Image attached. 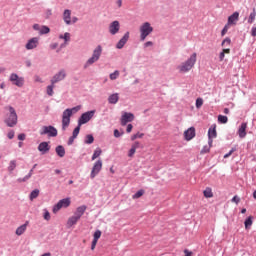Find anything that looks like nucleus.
<instances>
[{
    "instance_id": "obj_1",
    "label": "nucleus",
    "mask_w": 256,
    "mask_h": 256,
    "mask_svg": "<svg viewBox=\"0 0 256 256\" xmlns=\"http://www.w3.org/2000/svg\"><path fill=\"white\" fill-rule=\"evenodd\" d=\"M78 111H81V105L73 107V108H67L62 113V131H67V127L71 125V117L75 115V113H78Z\"/></svg>"
},
{
    "instance_id": "obj_2",
    "label": "nucleus",
    "mask_w": 256,
    "mask_h": 256,
    "mask_svg": "<svg viewBox=\"0 0 256 256\" xmlns=\"http://www.w3.org/2000/svg\"><path fill=\"white\" fill-rule=\"evenodd\" d=\"M5 110L8 111V113L6 114L4 123L7 125V127H15L18 121L17 112L15 111V108H13V106H6Z\"/></svg>"
},
{
    "instance_id": "obj_3",
    "label": "nucleus",
    "mask_w": 256,
    "mask_h": 256,
    "mask_svg": "<svg viewBox=\"0 0 256 256\" xmlns=\"http://www.w3.org/2000/svg\"><path fill=\"white\" fill-rule=\"evenodd\" d=\"M101 53H103V47H101V45H98L92 54V57L89 58L85 64V68L89 67V65H93V63H97V61H99L100 57H101Z\"/></svg>"
},
{
    "instance_id": "obj_4",
    "label": "nucleus",
    "mask_w": 256,
    "mask_h": 256,
    "mask_svg": "<svg viewBox=\"0 0 256 256\" xmlns=\"http://www.w3.org/2000/svg\"><path fill=\"white\" fill-rule=\"evenodd\" d=\"M153 33V28L151 27V23L145 22L140 26V40L145 41L149 35Z\"/></svg>"
},
{
    "instance_id": "obj_5",
    "label": "nucleus",
    "mask_w": 256,
    "mask_h": 256,
    "mask_svg": "<svg viewBox=\"0 0 256 256\" xmlns=\"http://www.w3.org/2000/svg\"><path fill=\"white\" fill-rule=\"evenodd\" d=\"M94 116L95 110L83 113L78 120L79 127H81V125H85V123H89L90 119H93Z\"/></svg>"
},
{
    "instance_id": "obj_6",
    "label": "nucleus",
    "mask_w": 256,
    "mask_h": 256,
    "mask_svg": "<svg viewBox=\"0 0 256 256\" xmlns=\"http://www.w3.org/2000/svg\"><path fill=\"white\" fill-rule=\"evenodd\" d=\"M71 205V199L70 198H64L60 200L54 207H53V213H57L60 211V209L67 208Z\"/></svg>"
},
{
    "instance_id": "obj_7",
    "label": "nucleus",
    "mask_w": 256,
    "mask_h": 256,
    "mask_svg": "<svg viewBox=\"0 0 256 256\" xmlns=\"http://www.w3.org/2000/svg\"><path fill=\"white\" fill-rule=\"evenodd\" d=\"M103 169V161L97 160L91 170L90 173V179H93L94 177H97L98 173H101V170Z\"/></svg>"
},
{
    "instance_id": "obj_8",
    "label": "nucleus",
    "mask_w": 256,
    "mask_h": 256,
    "mask_svg": "<svg viewBox=\"0 0 256 256\" xmlns=\"http://www.w3.org/2000/svg\"><path fill=\"white\" fill-rule=\"evenodd\" d=\"M40 135H48V137H57V129L53 126H43Z\"/></svg>"
},
{
    "instance_id": "obj_9",
    "label": "nucleus",
    "mask_w": 256,
    "mask_h": 256,
    "mask_svg": "<svg viewBox=\"0 0 256 256\" xmlns=\"http://www.w3.org/2000/svg\"><path fill=\"white\" fill-rule=\"evenodd\" d=\"M9 81L16 85V87H23V85H25V79L23 77H19L16 73H12L10 75Z\"/></svg>"
},
{
    "instance_id": "obj_10",
    "label": "nucleus",
    "mask_w": 256,
    "mask_h": 256,
    "mask_svg": "<svg viewBox=\"0 0 256 256\" xmlns=\"http://www.w3.org/2000/svg\"><path fill=\"white\" fill-rule=\"evenodd\" d=\"M191 69H193V57H190L189 60L178 66V70L180 73H187V71H191Z\"/></svg>"
},
{
    "instance_id": "obj_11",
    "label": "nucleus",
    "mask_w": 256,
    "mask_h": 256,
    "mask_svg": "<svg viewBox=\"0 0 256 256\" xmlns=\"http://www.w3.org/2000/svg\"><path fill=\"white\" fill-rule=\"evenodd\" d=\"M217 137V124H213L208 130V143L210 147L213 145V139Z\"/></svg>"
},
{
    "instance_id": "obj_12",
    "label": "nucleus",
    "mask_w": 256,
    "mask_h": 256,
    "mask_svg": "<svg viewBox=\"0 0 256 256\" xmlns=\"http://www.w3.org/2000/svg\"><path fill=\"white\" fill-rule=\"evenodd\" d=\"M135 115L133 113L125 112L121 117V125L122 127H125L127 123H131V121H134Z\"/></svg>"
},
{
    "instance_id": "obj_13",
    "label": "nucleus",
    "mask_w": 256,
    "mask_h": 256,
    "mask_svg": "<svg viewBox=\"0 0 256 256\" xmlns=\"http://www.w3.org/2000/svg\"><path fill=\"white\" fill-rule=\"evenodd\" d=\"M65 77H67V73L65 72V70H61L59 73L55 74L51 79L52 85H55V83H59V81H63Z\"/></svg>"
},
{
    "instance_id": "obj_14",
    "label": "nucleus",
    "mask_w": 256,
    "mask_h": 256,
    "mask_svg": "<svg viewBox=\"0 0 256 256\" xmlns=\"http://www.w3.org/2000/svg\"><path fill=\"white\" fill-rule=\"evenodd\" d=\"M119 29H121V25L119 24V21H113L109 26V33L111 35H117L119 33Z\"/></svg>"
},
{
    "instance_id": "obj_15",
    "label": "nucleus",
    "mask_w": 256,
    "mask_h": 256,
    "mask_svg": "<svg viewBox=\"0 0 256 256\" xmlns=\"http://www.w3.org/2000/svg\"><path fill=\"white\" fill-rule=\"evenodd\" d=\"M39 45V38L37 37H34V38H31L27 44H26V49L28 51H31V49H37V46Z\"/></svg>"
},
{
    "instance_id": "obj_16",
    "label": "nucleus",
    "mask_w": 256,
    "mask_h": 256,
    "mask_svg": "<svg viewBox=\"0 0 256 256\" xmlns=\"http://www.w3.org/2000/svg\"><path fill=\"white\" fill-rule=\"evenodd\" d=\"M127 41H129V32H126L124 34V36L119 40V42L116 45V48L123 49L125 47Z\"/></svg>"
},
{
    "instance_id": "obj_17",
    "label": "nucleus",
    "mask_w": 256,
    "mask_h": 256,
    "mask_svg": "<svg viewBox=\"0 0 256 256\" xmlns=\"http://www.w3.org/2000/svg\"><path fill=\"white\" fill-rule=\"evenodd\" d=\"M102 232L101 230H96L93 235V241L91 245V250L94 251L95 247H97V241L101 239Z\"/></svg>"
},
{
    "instance_id": "obj_18",
    "label": "nucleus",
    "mask_w": 256,
    "mask_h": 256,
    "mask_svg": "<svg viewBox=\"0 0 256 256\" xmlns=\"http://www.w3.org/2000/svg\"><path fill=\"white\" fill-rule=\"evenodd\" d=\"M51 147L49 146L48 142H42L38 145V151L42 153V155H45V153H49V150Z\"/></svg>"
},
{
    "instance_id": "obj_19",
    "label": "nucleus",
    "mask_w": 256,
    "mask_h": 256,
    "mask_svg": "<svg viewBox=\"0 0 256 256\" xmlns=\"http://www.w3.org/2000/svg\"><path fill=\"white\" fill-rule=\"evenodd\" d=\"M35 167H37V164H34L32 169L29 171L28 175H26L23 178H18L17 182L18 183H25V182L29 181L30 177H33V171H35Z\"/></svg>"
},
{
    "instance_id": "obj_20",
    "label": "nucleus",
    "mask_w": 256,
    "mask_h": 256,
    "mask_svg": "<svg viewBox=\"0 0 256 256\" xmlns=\"http://www.w3.org/2000/svg\"><path fill=\"white\" fill-rule=\"evenodd\" d=\"M85 211H87V206L82 205L76 209L74 215L81 219V217H83V215H85Z\"/></svg>"
},
{
    "instance_id": "obj_21",
    "label": "nucleus",
    "mask_w": 256,
    "mask_h": 256,
    "mask_svg": "<svg viewBox=\"0 0 256 256\" xmlns=\"http://www.w3.org/2000/svg\"><path fill=\"white\" fill-rule=\"evenodd\" d=\"M247 123H242L239 130H238V135L241 139H243L244 137H246L247 135Z\"/></svg>"
},
{
    "instance_id": "obj_22",
    "label": "nucleus",
    "mask_w": 256,
    "mask_h": 256,
    "mask_svg": "<svg viewBox=\"0 0 256 256\" xmlns=\"http://www.w3.org/2000/svg\"><path fill=\"white\" fill-rule=\"evenodd\" d=\"M118 102H119V93L111 94L108 97V103H110V105H117Z\"/></svg>"
},
{
    "instance_id": "obj_23",
    "label": "nucleus",
    "mask_w": 256,
    "mask_h": 256,
    "mask_svg": "<svg viewBox=\"0 0 256 256\" xmlns=\"http://www.w3.org/2000/svg\"><path fill=\"white\" fill-rule=\"evenodd\" d=\"M63 20L66 23V25H71V10L69 9L64 10Z\"/></svg>"
},
{
    "instance_id": "obj_24",
    "label": "nucleus",
    "mask_w": 256,
    "mask_h": 256,
    "mask_svg": "<svg viewBox=\"0 0 256 256\" xmlns=\"http://www.w3.org/2000/svg\"><path fill=\"white\" fill-rule=\"evenodd\" d=\"M28 225H29V222H26L25 224L19 226L15 231L16 235H18V237H21V235H23V233H25V231H27Z\"/></svg>"
},
{
    "instance_id": "obj_25",
    "label": "nucleus",
    "mask_w": 256,
    "mask_h": 256,
    "mask_svg": "<svg viewBox=\"0 0 256 256\" xmlns=\"http://www.w3.org/2000/svg\"><path fill=\"white\" fill-rule=\"evenodd\" d=\"M235 21H239V12H234L231 16L228 17V25L235 24Z\"/></svg>"
},
{
    "instance_id": "obj_26",
    "label": "nucleus",
    "mask_w": 256,
    "mask_h": 256,
    "mask_svg": "<svg viewBox=\"0 0 256 256\" xmlns=\"http://www.w3.org/2000/svg\"><path fill=\"white\" fill-rule=\"evenodd\" d=\"M184 139L185 141H191V139H193V127L188 128L184 132Z\"/></svg>"
},
{
    "instance_id": "obj_27",
    "label": "nucleus",
    "mask_w": 256,
    "mask_h": 256,
    "mask_svg": "<svg viewBox=\"0 0 256 256\" xmlns=\"http://www.w3.org/2000/svg\"><path fill=\"white\" fill-rule=\"evenodd\" d=\"M80 218H78L76 215H73L70 217L67 221L68 227H73V225H77V222L79 221Z\"/></svg>"
},
{
    "instance_id": "obj_28",
    "label": "nucleus",
    "mask_w": 256,
    "mask_h": 256,
    "mask_svg": "<svg viewBox=\"0 0 256 256\" xmlns=\"http://www.w3.org/2000/svg\"><path fill=\"white\" fill-rule=\"evenodd\" d=\"M203 195L206 199H211L213 197V189H211L210 187H207L204 191H203Z\"/></svg>"
},
{
    "instance_id": "obj_29",
    "label": "nucleus",
    "mask_w": 256,
    "mask_h": 256,
    "mask_svg": "<svg viewBox=\"0 0 256 256\" xmlns=\"http://www.w3.org/2000/svg\"><path fill=\"white\" fill-rule=\"evenodd\" d=\"M56 154L58 157H65V147L59 145L56 147Z\"/></svg>"
},
{
    "instance_id": "obj_30",
    "label": "nucleus",
    "mask_w": 256,
    "mask_h": 256,
    "mask_svg": "<svg viewBox=\"0 0 256 256\" xmlns=\"http://www.w3.org/2000/svg\"><path fill=\"white\" fill-rule=\"evenodd\" d=\"M244 225H245V229H251V225H253V216H249L245 220Z\"/></svg>"
},
{
    "instance_id": "obj_31",
    "label": "nucleus",
    "mask_w": 256,
    "mask_h": 256,
    "mask_svg": "<svg viewBox=\"0 0 256 256\" xmlns=\"http://www.w3.org/2000/svg\"><path fill=\"white\" fill-rule=\"evenodd\" d=\"M229 53H231V49H229V48H224V49L222 50V52L220 53V55H219L220 61H223V59H225V54H226V55H229Z\"/></svg>"
},
{
    "instance_id": "obj_32",
    "label": "nucleus",
    "mask_w": 256,
    "mask_h": 256,
    "mask_svg": "<svg viewBox=\"0 0 256 256\" xmlns=\"http://www.w3.org/2000/svg\"><path fill=\"white\" fill-rule=\"evenodd\" d=\"M39 33L40 35H47L48 33H51V29L48 26H41Z\"/></svg>"
},
{
    "instance_id": "obj_33",
    "label": "nucleus",
    "mask_w": 256,
    "mask_h": 256,
    "mask_svg": "<svg viewBox=\"0 0 256 256\" xmlns=\"http://www.w3.org/2000/svg\"><path fill=\"white\" fill-rule=\"evenodd\" d=\"M39 197V189H35L30 193V201Z\"/></svg>"
},
{
    "instance_id": "obj_34",
    "label": "nucleus",
    "mask_w": 256,
    "mask_h": 256,
    "mask_svg": "<svg viewBox=\"0 0 256 256\" xmlns=\"http://www.w3.org/2000/svg\"><path fill=\"white\" fill-rule=\"evenodd\" d=\"M17 167V162L15 160L10 161L8 166V171L13 172L15 171V168Z\"/></svg>"
},
{
    "instance_id": "obj_35",
    "label": "nucleus",
    "mask_w": 256,
    "mask_h": 256,
    "mask_svg": "<svg viewBox=\"0 0 256 256\" xmlns=\"http://www.w3.org/2000/svg\"><path fill=\"white\" fill-rule=\"evenodd\" d=\"M101 153H103V151H101L100 148H97L92 155V161H95V159H97V157H99Z\"/></svg>"
},
{
    "instance_id": "obj_36",
    "label": "nucleus",
    "mask_w": 256,
    "mask_h": 256,
    "mask_svg": "<svg viewBox=\"0 0 256 256\" xmlns=\"http://www.w3.org/2000/svg\"><path fill=\"white\" fill-rule=\"evenodd\" d=\"M55 88V84L51 83V85L47 86V95L53 97V89Z\"/></svg>"
},
{
    "instance_id": "obj_37",
    "label": "nucleus",
    "mask_w": 256,
    "mask_h": 256,
    "mask_svg": "<svg viewBox=\"0 0 256 256\" xmlns=\"http://www.w3.org/2000/svg\"><path fill=\"white\" fill-rule=\"evenodd\" d=\"M93 141H95V138L93 137V135L88 134V135L86 136L85 143H86L87 145H91V143H93Z\"/></svg>"
},
{
    "instance_id": "obj_38",
    "label": "nucleus",
    "mask_w": 256,
    "mask_h": 256,
    "mask_svg": "<svg viewBox=\"0 0 256 256\" xmlns=\"http://www.w3.org/2000/svg\"><path fill=\"white\" fill-rule=\"evenodd\" d=\"M227 121H229V118H227V116H223V115L218 116V122H220L221 124L225 125Z\"/></svg>"
},
{
    "instance_id": "obj_39",
    "label": "nucleus",
    "mask_w": 256,
    "mask_h": 256,
    "mask_svg": "<svg viewBox=\"0 0 256 256\" xmlns=\"http://www.w3.org/2000/svg\"><path fill=\"white\" fill-rule=\"evenodd\" d=\"M144 136L145 134L138 132L131 136V141H135V139H143Z\"/></svg>"
},
{
    "instance_id": "obj_40",
    "label": "nucleus",
    "mask_w": 256,
    "mask_h": 256,
    "mask_svg": "<svg viewBox=\"0 0 256 256\" xmlns=\"http://www.w3.org/2000/svg\"><path fill=\"white\" fill-rule=\"evenodd\" d=\"M255 17H256V11L255 9H253L252 13L249 15V18H248V23H253L255 21Z\"/></svg>"
},
{
    "instance_id": "obj_41",
    "label": "nucleus",
    "mask_w": 256,
    "mask_h": 256,
    "mask_svg": "<svg viewBox=\"0 0 256 256\" xmlns=\"http://www.w3.org/2000/svg\"><path fill=\"white\" fill-rule=\"evenodd\" d=\"M145 194V191L143 190H139L137 193H135L132 198L133 199H139L140 197H143V195Z\"/></svg>"
},
{
    "instance_id": "obj_42",
    "label": "nucleus",
    "mask_w": 256,
    "mask_h": 256,
    "mask_svg": "<svg viewBox=\"0 0 256 256\" xmlns=\"http://www.w3.org/2000/svg\"><path fill=\"white\" fill-rule=\"evenodd\" d=\"M222 47H229L231 45V38H225L223 41H222Z\"/></svg>"
},
{
    "instance_id": "obj_43",
    "label": "nucleus",
    "mask_w": 256,
    "mask_h": 256,
    "mask_svg": "<svg viewBox=\"0 0 256 256\" xmlns=\"http://www.w3.org/2000/svg\"><path fill=\"white\" fill-rule=\"evenodd\" d=\"M118 77H119V70H116L110 74L111 81H115V79H117Z\"/></svg>"
},
{
    "instance_id": "obj_44",
    "label": "nucleus",
    "mask_w": 256,
    "mask_h": 256,
    "mask_svg": "<svg viewBox=\"0 0 256 256\" xmlns=\"http://www.w3.org/2000/svg\"><path fill=\"white\" fill-rule=\"evenodd\" d=\"M79 131H81V126H79V124H78V126L74 129V131L72 133V137L77 138L79 135Z\"/></svg>"
},
{
    "instance_id": "obj_45",
    "label": "nucleus",
    "mask_w": 256,
    "mask_h": 256,
    "mask_svg": "<svg viewBox=\"0 0 256 256\" xmlns=\"http://www.w3.org/2000/svg\"><path fill=\"white\" fill-rule=\"evenodd\" d=\"M203 107V98L196 99V108L201 109Z\"/></svg>"
},
{
    "instance_id": "obj_46",
    "label": "nucleus",
    "mask_w": 256,
    "mask_h": 256,
    "mask_svg": "<svg viewBox=\"0 0 256 256\" xmlns=\"http://www.w3.org/2000/svg\"><path fill=\"white\" fill-rule=\"evenodd\" d=\"M71 41V34L69 32L64 33V43H69Z\"/></svg>"
},
{
    "instance_id": "obj_47",
    "label": "nucleus",
    "mask_w": 256,
    "mask_h": 256,
    "mask_svg": "<svg viewBox=\"0 0 256 256\" xmlns=\"http://www.w3.org/2000/svg\"><path fill=\"white\" fill-rule=\"evenodd\" d=\"M230 25H231V24H228V23H227V24L224 26V28H223L222 31H221L222 37H224V35H227V31H229Z\"/></svg>"
},
{
    "instance_id": "obj_48",
    "label": "nucleus",
    "mask_w": 256,
    "mask_h": 256,
    "mask_svg": "<svg viewBox=\"0 0 256 256\" xmlns=\"http://www.w3.org/2000/svg\"><path fill=\"white\" fill-rule=\"evenodd\" d=\"M235 151H237V148H232L229 153L224 155V159H227L229 157H231V155H233V153H235Z\"/></svg>"
},
{
    "instance_id": "obj_49",
    "label": "nucleus",
    "mask_w": 256,
    "mask_h": 256,
    "mask_svg": "<svg viewBox=\"0 0 256 256\" xmlns=\"http://www.w3.org/2000/svg\"><path fill=\"white\" fill-rule=\"evenodd\" d=\"M44 219L45 221L51 220V214L47 210H44Z\"/></svg>"
},
{
    "instance_id": "obj_50",
    "label": "nucleus",
    "mask_w": 256,
    "mask_h": 256,
    "mask_svg": "<svg viewBox=\"0 0 256 256\" xmlns=\"http://www.w3.org/2000/svg\"><path fill=\"white\" fill-rule=\"evenodd\" d=\"M131 147L137 151V149L141 147V143L139 141H136L132 144Z\"/></svg>"
},
{
    "instance_id": "obj_51",
    "label": "nucleus",
    "mask_w": 256,
    "mask_h": 256,
    "mask_svg": "<svg viewBox=\"0 0 256 256\" xmlns=\"http://www.w3.org/2000/svg\"><path fill=\"white\" fill-rule=\"evenodd\" d=\"M136 152H137V150L135 148L131 147L129 152H128V157H133Z\"/></svg>"
},
{
    "instance_id": "obj_52",
    "label": "nucleus",
    "mask_w": 256,
    "mask_h": 256,
    "mask_svg": "<svg viewBox=\"0 0 256 256\" xmlns=\"http://www.w3.org/2000/svg\"><path fill=\"white\" fill-rule=\"evenodd\" d=\"M241 201V198L238 196H234L232 198V203H236V205H239V202Z\"/></svg>"
},
{
    "instance_id": "obj_53",
    "label": "nucleus",
    "mask_w": 256,
    "mask_h": 256,
    "mask_svg": "<svg viewBox=\"0 0 256 256\" xmlns=\"http://www.w3.org/2000/svg\"><path fill=\"white\" fill-rule=\"evenodd\" d=\"M209 149H211V145L209 146H204V148L201 150V153H209Z\"/></svg>"
},
{
    "instance_id": "obj_54",
    "label": "nucleus",
    "mask_w": 256,
    "mask_h": 256,
    "mask_svg": "<svg viewBox=\"0 0 256 256\" xmlns=\"http://www.w3.org/2000/svg\"><path fill=\"white\" fill-rule=\"evenodd\" d=\"M121 135H123V132L121 133L117 129L114 130V137L119 138V137H121Z\"/></svg>"
},
{
    "instance_id": "obj_55",
    "label": "nucleus",
    "mask_w": 256,
    "mask_h": 256,
    "mask_svg": "<svg viewBox=\"0 0 256 256\" xmlns=\"http://www.w3.org/2000/svg\"><path fill=\"white\" fill-rule=\"evenodd\" d=\"M133 131V124H128L126 128V133H131Z\"/></svg>"
},
{
    "instance_id": "obj_56",
    "label": "nucleus",
    "mask_w": 256,
    "mask_h": 256,
    "mask_svg": "<svg viewBox=\"0 0 256 256\" xmlns=\"http://www.w3.org/2000/svg\"><path fill=\"white\" fill-rule=\"evenodd\" d=\"M33 30L34 31H39V33L41 32V26L39 24H34L33 25Z\"/></svg>"
},
{
    "instance_id": "obj_57",
    "label": "nucleus",
    "mask_w": 256,
    "mask_h": 256,
    "mask_svg": "<svg viewBox=\"0 0 256 256\" xmlns=\"http://www.w3.org/2000/svg\"><path fill=\"white\" fill-rule=\"evenodd\" d=\"M7 137H8V139H13V137H15V132L14 131L8 132Z\"/></svg>"
},
{
    "instance_id": "obj_58",
    "label": "nucleus",
    "mask_w": 256,
    "mask_h": 256,
    "mask_svg": "<svg viewBox=\"0 0 256 256\" xmlns=\"http://www.w3.org/2000/svg\"><path fill=\"white\" fill-rule=\"evenodd\" d=\"M34 81H35L36 83H43V80H42L41 77H39V76H35V77H34Z\"/></svg>"
},
{
    "instance_id": "obj_59",
    "label": "nucleus",
    "mask_w": 256,
    "mask_h": 256,
    "mask_svg": "<svg viewBox=\"0 0 256 256\" xmlns=\"http://www.w3.org/2000/svg\"><path fill=\"white\" fill-rule=\"evenodd\" d=\"M75 137L74 136H71L68 140V145H73V142L75 141Z\"/></svg>"
},
{
    "instance_id": "obj_60",
    "label": "nucleus",
    "mask_w": 256,
    "mask_h": 256,
    "mask_svg": "<svg viewBox=\"0 0 256 256\" xmlns=\"http://www.w3.org/2000/svg\"><path fill=\"white\" fill-rule=\"evenodd\" d=\"M144 47H153V42L152 41H148L144 44Z\"/></svg>"
},
{
    "instance_id": "obj_61",
    "label": "nucleus",
    "mask_w": 256,
    "mask_h": 256,
    "mask_svg": "<svg viewBox=\"0 0 256 256\" xmlns=\"http://www.w3.org/2000/svg\"><path fill=\"white\" fill-rule=\"evenodd\" d=\"M18 139L19 141H25V134H19Z\"/></svg>"
},
{
    "instance_id": "obj_62",
    "label": "nucleus",
    "mask_w": 256,
    "mask_h": 256,
    "mask_svg": "<svg viewBox=\"0 0 256 256\" xmlns=\"http://www.w3.org/2000/svg\"><path fill=\"white\" fill-rule=\"evenodd\" d=\"M251 35H252V37H256V27H253L251 29Z\"/></svg>"
},
{
    "instance_id": "obj_63",
    "label": "nucleus",
    "mask_w": 256,
    "mask_h": 256,
    "mask_svg": "<svg viewBox=\"0 0 256 256\" xmlns=\"http://www.w3.org/2000/svg\"><path fill=\"white\" fill-rule=\"evenodd\" d=\"M56 47H59L58 43H53L50 45V49H55Z\"/></svg>"
},
{
    "instance_id": "obj_64",
    "label": "nucleus",
    "mask_w": 256,
    "mask_h": 256,
    "mask_svg": "<svg viewBox=\"0 0 256 256\" xmlns=\"http://www.w3.org/2000/svg\"><path fill=\"white\" fill-rule=\"evenodd\" d=\"M185 256H191L192 252H190L189 250H184Z\"/></svg>"
}]
</instances>
